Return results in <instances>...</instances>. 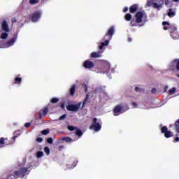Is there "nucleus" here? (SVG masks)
Instances as JSON below:
<instances>
[{"label": "nucleus", "mask_w": 179, "mask_h": 179, "mask_svg": "<svg viewBox=\"0 0 179 179\" xmlns=\"http://www.w3.org/2000/svg\"><path fill=\"white\" fill-rule=\"evenodd\" d=\"M144 13L145 12L138 11L135 14L134 17L133 18L132 15H131V13H127L124 15V19L127 22H130L131 27H135L137 26H139V27H141V26H143V24L141 25L139 24L142 23V19H143Z\"/></svg>", "instance_id": "nucleus-1"}, {"label": "nucleus", "mask_w": 179, "mask_h": 179, "mask_svg": "<svg viewBox=\"0 0 179 179\" xmlns=\"http://www.w3.org/2000/svg\"><path fill=\"white\" fill-rule=\"evenodd\" d=\"M30 171L27 167H21L18 171H14L13 174H10L8 176L7 179H17V178H24L27 174H29Z\"/></svg>", "instance_id": "nucleus-2"}, {"label": "nucleus", "mask_w": 179, "mask_h": 179, "mask_svg": "<svg viewBox=\"0 0 179 179\" xmlns=\"http://www.w3.org/2000/svg\"><path fill=\"white\" fill-rule=\"evenodd\" d=\"M114 33H115V29H114V27H110L104 36V39L106 41L104 42L101 43V45L99 46V50H102L103 47L106 45H108V43H110V40L113 38V36L114 35Z\"/></svg>", "instance_id": "nucleus-3"}, {"label": "nucleus", "mask_w": 179, "mask_h": 179, "mask_svg": "<svg viewBox=\"0 0 179 179\" xmlns=\"http://www.w3.org/2000/svg\"><path fill=\"white\" fill-rule=\"evenodd\" d=\"M128 110H129V108L128 107V106H122L121 105H117L113 108L114 116L117 117L120 115V114H122V113H125V111H128Z\"/></svg>", "instance_id": "nucleus-4"}, {"label": "nucleus", "mask_w": 179, "mask_h": 179, "mask_svg": "<svg viewBox=\"0 0 179 179\" xmlns=\"http://www.w3.org/2000/svg\"><path fill=\"white\" fill-rule=\"evenodd\" d=\"M98 119L96 117H94L92 120V123L90 126V129H94L95 132H99L100 129H101V124L98 122Z\"/></svg>", "instance_id": "nucleus-5"}, {"label": "nucleus", "mask_w": 179, "mask_h": 179, "mask_svg": "<svg viewBox=\"0 0 179 179\" xmlns=\"http://www.w3.org/2000/svg\"><path fill=\"white\" fill-rule=\"evenodd\" d=\"M161 132L162 134H164L165 138H172V136H174V133H173V131H169V129L166 126H163L161 128Z\"/></svg>", "instance_id": "nucleus-6"}, {"label": "nucleus", "mask_w": 179, "mask_h": 179, "mask_svg": "<svg viewBox=\"0 0 179 179\" xmlns=\"http://www.w3.org/2000/svg\"><path fill=\"white\" fill-rule=\"evenodd\" d=\"M155 2L152 3V8L154 9H157V10H160L162 8H163V5H164V0H155Z\"/></svg>", "instance_id": "nucleus-7"}, {"label": "nucleus", "mask_w": 179, "mask_h": 179, "mask_svg": "<svg viewBox=\"0 0 179 179\" xmlns=\"http://www.w3.org/2000/svg\"><path fill=\"white\" fill-rule=\"evenodd\" d=\"M83 66L85 68V69H92V68H94V63L90 59L85 60L83 62Z\"/></svg>", "instance_id": "nucleus-8"}, {"label": "nucleus", "mask_w": 179, "mask_h": 179, "mask_svg": "<svg viewBox=\"0 0 179 179\" xmlns=\"http://www.w3.org/2000/svg\"><path fill=\"white\" fill-rule=\"evenodd\" d=\"M80 108V103L75 104H71L66 106V109L69 111H78Z\"/></svg>", "instance_id": "nucleus-9"}, {"label": "nucleus", "mask_w": 179, "mask_h": 179, "mask_svg": "<svg viewBox=\"0 0 179 179\" xmlns=\"http://www.w3.org/2000/svg\"><path fill=\"white\" fill-rule=\"evenodd\" d=\"M1 30L6 33H9V25L8 24L6 20H3L1 22Z\"/></svg>", "instance_id": "nucleus-10"}, {"label": "nucleus", "mask_w": 179, "mask_h": 179, "mask_svg": "<svg viewBox=\"0 0 179 179\" xmlns=\"http://www.w3.org/2000/svg\"><path fill=\"white\" fill-rule=\"evenodd\" d=\"M40 17H41V13L40 12H35L31 15V20L32 22H38Z\"/></svg>", "instance_id": "nucleus-11"}, {"label": "nucleus", "mask_w": 179, "mask_h": 179, "mask_svg": "<svg viewBox=\"0 0 179 179\" xmlns=\"http://www.w3.org/2000/svg\"><path fill=\"white\" fill-rule=\"evenodd\" d=\"M91 58H101V52L98 51V52H93L90 55Z\"/></svg>", "instance_id": "nucleus-12"}, {"label": "nucleus", "mask_w": 179, "mask_h": 179, "mask_svg": "<svg viewBox=\"0 0 179 179\" xmlns=\"http://www.w3.org/2000/svg\"><path fill=\"white\" fill-rule=\"evenodd\" d=\"M16 40H17V35L15 34L14 35V37L12 38L10 41H7V44L8 45H13V44H15V42L16 41Z\"/></svg>", "instance_id": "nucleus-13"}, {"label": "nucleus", "mask_w": 179, "mask_h": 179, "mask_svg": "<svg viewBox=\"0 0 179 179\" xmlns=\"http://www.w3.org/2000/svg\"><path fill=\"white\" fill-rule=\"evenodd\" d=\"M138 10V4H134L130 6L129 12L130 13H135Z\"/></svg>", "instance_id": "nucleus-14"}, {"label": "nucleus", "mask_w": 179, "mask_h": 179, "mask_svg": "<svg viewBox=\"0 0 179 179\" xmlns=\"http://www.w3.org/2000/svg\"><path fill=\"white\" fill-rule=\"evenodd\" d=\"M15 85H20L22 83V77H20V74H18L14 79Z\"/></svg>", "instance_id": "nucleus-15"}, {"label": "nucleus", "mask_w": 179, "mask_h": 179, "mask_svg": "<svg viewBox=\"0 0 179 179\" xmlns=\"http://www.w3.org/2000/svg\"><path fill=\"white\" fill-rule=\"evenodd\" d=\"M162 26H164V30H169L170 29V27L171 25H170V23H169V22L167 21H164L162 22Z\"/></svg>", "instance_id": "nucleus-16"}, {"label": "nucleus", "mask_w": 179, "mask_h": 179, "mask_svg": "<svg viewBox=\"0 0 179 179\" xmlns=\"http://www.w3.org/2000/svg\"><path fill=\"white\" fill-rule=\"evenodd\" d=\"M170 34H171V37H172V38H173V40L178 39V37H179L178 31H176L175 32H172Z\"/></svg>", "instance_id": "nucleus-17"}, {"label": "nucleus", "mask_w": 179, "mask_h": 179, "mask_svg": "<svg viewBox=\"0 0 179 179\" xmlns=\"http://www.w3.org/2000/svg\"><path fill=\"white\" fill-rule=\"evenodd\" d=\"M167 15L169 17H174L176 16V11H173V8H169Z\"/></svg>", "instance_id": "nucleus-18"}, {"label": "nucleus", "mask_w": 179, "mask_h": 179, "mask_svg": "<svg viewBox=\"0 0 179 179\" xmlns=\"http://www.w3.org/2000/svg\"><path fill=\"white\" fill-rule=\"evenodd\" d=\"M76 90V85H73L70 88V96H75Z\"/></svg>", "instance_id": "nucleus-19"}, {"label": "nucleus", "mask_w": 179, "mask_h": 179, "mask_svg": "<svg viewBox=\"0 0 179 179\" xmlns=\"http://www.w3.org/2000/svg\"><path fill=\"white\" fill-rule=\"evenodd\" d=\"M75 134L77 136H78V138H80L82 135H83V132H82V130H80V129H77Z\"/></svg>", "instance_id": "nucleus-20"}, {"label": "nucleus", "mask_w": 179, "mask_h": 179, "mask_svg": "<svg viewBox=\"0 0 179 179\" xmlns=\"http://www.w3.org/2000/svg\"><path fill=\"white\" fill-rule=\"evenodd\" d=\"M8 33L5 31L1 34L0 38H1V40H6L8 38Z\"/></svg>", "instance_id": "nucleus-21"}, {"label": "nucleus", "mask_w": 179, "mask_h": 179, "mask_svg": "<svg viewBox=\"0 0 179 179\" xmlns=\"http://www.w3.org/2000/svg\"><path fill=\"white\" fill-rule=\"evenodd\" d=\"M172 64H176V68L177 71H179V59H175Z\"/></svg>", "instance_id": "nucleus-22"}, {"label": "nucleus", "mask_w": 179, "mask_h": 179, "mask_svg": "<svg viewBox=\"0 0 179 179\" xmlns=\"http://www.w3.org/2000/svg\"><path fill=\"white\" fill-rule=\"evenodd\" d=\"M62 141H65L67 143H71V142H73V140L71 138V137H64L62 138Z\"/></svg>", "instance_id": "nucleus-23"}, {"label": "nucleus", "mask_w": 179, "mask_h": 179, "mask_svg": "<svg viewBox=\"0 0 179 179\" xmlns=\"http://www.w3.org/2000/svg\"><path fill=\"white\" fill-rule=\"evenodd\" d=\"M175 31H177V27L171 25V27H169V32H170V34L174 33Z\"/></svg>", "instance_id": "nucleus-24"}, {"label": "nucleus", "mask_w": 179, "mask_h": 179, "mask_svg": "<svg viewBox=\"0 0 179 179\" xmlns=\"http://www.w3.org/2000/svg\"><path fill=\"white\" fill-rule=\"evenodd\" d=\"M174 127L178 134H179V119L175 122Z\"/></svg>", "instance_id": "nucleus-25"}, {"label": "nucleus", "mask_w": 179, "mask_h": 179, "mask_svg": "<svg viewBox=\"0 0 179 179\" xmlns=\"http://www.w3.org/2000/svg\"><path fill=\"white\" fill-rule=\"evenodd\" d=\"M40 111H41V114L43 115H47V114H48V108H44L43 110Z\"/></svg>", "instance_id": "nucleus-26"}, {"label": "nucleus", "mask_w": 179, "mask_h": 179, "mask_svg": "<svg viewBox=\"0 0 179 179\" xmlns=\"http://www.w3.org/2000/svg\"><path fill=\"white\" fill-rule=\"evenodd\" d=\"M44 156V153L42 151H38L36 153V157L40 159V157H43Z\"/></svg>", "instance_id": "nucleus-27"}, {"label": "nucleus", "mask_w": 179, "mask_h": 179, "mask_svg": "<svg viewBox=\"0 0 179 179\" xmlns=\"http://www.w3.org/2000/svg\"><path fill=\"white\" fill-rule=\"evenodd\" d=\"M58 101H59V99L57 97L52 98V99L50 100V103H58Z\"/></svg>", "instance_id": "nucleus-28"}, {"label": "nucleus", "mask_w": 179, "mask_h": 179, "mask_svg": "<svg viewBox=\"0 0 179 179\" xmlns=\"http://www.w3.org/2000/svg\"><path fill=\"white\" fill-rule=\"evenodd\" d=\"M67 128L69 131H71L78 129V128L74 126H68Z\"/></svg>", "instance_id": "nucleus-29"}, {"label": "nucleus", "mask_w": 179, "mask_h": 179, "mask_svg": "<svg viewBox=\"0 0 179 179\" xmlns=\"http://www.w3.org/2000/svg\"><path fill=\"white\" fill-rule=\"evenodd\" d=\"M42 135H48L50 134V129H47L41 131Z\"/></svg>", "instance_id": "nucleus-30"}, {"label": "nucleus", "mask_w": 179, "mask_h": 179, "mask_svg": "<svg viewBox=\"0 0 179 179\" xmlns=\"http://www.w3.org/2000/svg\"><path fill=\"white\" fill-rule=\"evenodd\" d=\"M44 152L46 153V155H50V152H51V150H50V148L48 147H45L44 148Z\"/></svg>", "instance_id": "nucleus-31"}, {"label": "nucleus", "mask_w": 179, "mask_h": 179, "mask_svg": "<svg viewBox=\"0 0 179 179\" xmlns=\"http://www.w3.org/2000/svg\"><path fill=\"white\" fill-rule=\"evenodd\" d=\"M176 92V87H172L169 90V94H173Z\"/></svg>", "instance_id": "nucleus-32"}, {"label": "nucleus", "mask_w": 179, "mask_h": 179, "mask_svg": "<svg viewBox=\"0 0 179 179\" xmlns=\"http://www.w3.org/2000/svg\"><path fill=\"white\" fill-rule=\"evenodd\" d=\"M66 118V114H64L59 117V120L62 121L63 120H65Z\"/></svg>", "instance_id": "nucleus-33"}, {"label": "nucleus", "mask_w": 179, "mask_h": 179, "mask_svg": "<svg viewBox=\"0 0 179 179\" xmlns=\"http://www.w3.org/2000/svg\"><path fill=\"white\" fill-rule=\"evenodd\" d=\"M48 143H50V145H52L54 140H52V138H47Z\"/></svg>", "instance_id": "nucleus-34"}, {"label": "nucleus", "mask_w": 179, "mask_h": 179, "mask_svg": "<svg viewBox=\"0 0 179 179\" xmlns=\"http://www.w3.org/2000/svg\"><path fill=\"white\" fill-rule=\"evenodd\" d=\"M152 5L153 6V2H152V1L150 0H148L146 3V6H152Z\"/></svg>", "instance_id": "nucleus-35"}, {"label": "nucleus", "mask_w": 179, "mask_h": 179, "mask_svg": "<svg viewBox=\"0 0 179 179\" xmlns=\"http://www.w3.org/2000/svg\"><path fill=\"white\" fill-rule=\"evenodd\" d=\"M83 87L85 92H87V89H88L87 85L83 84Z\"/></svg>", "instance_id": "nucleus-36"}, {"label": "nucleus", "mask_w": 179, "mask_h": 179, "mask_svg": "<svg viewBox=\"0 0 179 179\" xmlns=\"http://www.w3.org/2000/svg\"><path fill=\"white\" fill-rule=\"evenodd\" d=\"M36 142H38L39 143H41L43 142V138L41 137H38L36 138Z\"/></svg>", "instance_id": "nucleus-37"}, {"label": "nucleus", "mask_w": 179, "mask_h": 179, "mask_svg": "<svg viewBox=\"0 0 179 179\" xmlns=\"http://www.w3.org/2000/svg\"><path fill=\"white\" fill-rule=\"evenodd\" d=\"M0 143H1V145H3V143H5V138H0Z\"/></svg>", "instance_id": "nucleus-38"}, {"label": "nucleus", "mask_w": 179, "mask_h": 179, "mask_svg": "<svg viewBox=\"0 0 179 179\" xmlns=\"http://www.w3.org/2000/svg\"><path fill=\"white\" fill-rule=\"evenodd\" d=\"M29 3L34 5V3H37V0H29Z\"/></svg>", "instance_id": "nucleus-39"}, {"label": "nucleus", "mask_w": 179, "mask_h": 179, "mask_svg": "<svg viewBox=\"0 0 179 179\" xmlns=\"http://www.w3.org/2000/svg\"><path fill=\"white\" fill-rule=\"evenodd\" d=\"M30 125H31V123L30 122H27L24 124V127L25 128H29L30 127Z\"/></svg>", "instance_id": "nucleus-40"}, {"label": "nucleus", "mask_w": 179, "mask_h": 179, "mask_svg": "<svg viewBox=\"0 0 179 179\" xmlns=\"http://www.w3.org/2000/svg\"><path fill=\"white\" fill-rule=\"evenodd\" d=\"M16 22H17V20L16 19V17H13L11 20V22L12 23H16Z\"/></svg>", "instance_id": "nucleus-41"}, {"label": "nucleus", "mask_w": 179, "mask_h": 179, "mask_svg": "<svg viewBox=\"0 0 179 179\" xmlns=\"http://www.w3.org/2000/svg\"><path fill=\"white\" fill-rule=\"evenodd\" d=\"M156 92H157V90H156V88H152L151 90V93H152V94H155V93H156Z\"/></svg>", "instance_id": "nucleus-42"}, {"label": "nucleus", "mask_w": 179, "mask_h": 179, "mask_svg": "<svg viewBox=\"0 0 179 179\" xmlns=\"http://www.w3.org/2000/svg\"><path fill=\"white\" fill-rule=\"evenodd\" d=\"M142 90L141 88H139L138 87H135V92H141Z\"/></svg>", "instance_id": "nucleus-43"}, {"label": "nucleus", "mask_w": 179, "mask_h": 179, "mask_svg": "<svg viewBox=\"0 0 179 179\" xmlns=\"http://www.w3.org/2000/svg\"><path fill=\"white\" fill-rule=\"evenodd\" d=\"M87 99H89V95L88 94L86 95V97H85V99L84 100L83 104L86 103V101H87Z\"/></svg>", "instance_id": "nucleus-44"}, {"label": "nucleus", "mask_w": 179, "mask_h": 179, "mask_svg": "<svg viewBox=\"0 0 179 179\" xmlns=\"http://www.w3.org/2000/svg\"><path fill=\"white\" fill-rule=\"evenodd\" d=\"M74 167H76V163H73L72 166H71L70 167H69V169H73Z\"/></svg>", "instance_id": "nucleus-45"}, {"label": "nucleus", "mask_w": 179, "mask_h": 179, "mask_svg": "<svg viewBox=\"0 0 179 179\" xmlns=\"http://www.w3.org/2000/svg\"><path fill=\"white\" fill-rule=\"evenodd\" d=\"M131 105L133 106V107H138V104L136 102H132Z\"/></svg>", "instance_id": "nucleus-46"}, {"label": "nucleus", "mask_w": 179, "mask_h": 179, "mask_svg": "<svg viewBox=\"0 0 179 179\" xmlns=\"http://www.w3.org/2000/svg\"><path fill=\"white\" fill-rule=\"evenodd\" d=\"M38 115H39V120H41V118H43V115L41 114V111H39Z\"/></svg>", "instance_id": "nucleus-47"}, {"label": "nucleus", "mask_w": 179, "mask_h": 179, "mask_svg": "<svg viewBox=\"0 0 179 179\" xmlns=\"http://www.w3.org/2000/svg\"><path fill=\"white\" fill-rule=\"evenodd\" d=\"M173 142H179V138L178 137H176L175 139L173 140Z\"/></svg>", "instance_id": "nucleus-48"}, {"label": "nucleus", "mask_w": 179, "mask_h": 179, "mask_svg": "<svg viewBox=\"0 0 179 179\" xmlns=\"http://www.w3.org/2000/svg\"><path fill=\"white\" fill-rule=\"evenodd\" d=\"M123 12L124 13L128 12V7H124V8L123 9Z\"/></svg>", "instance_id": "nucleus-49"}, {"label": "nucleus", "mask_w": 179, "mask_h": 179, "mask_svg": "<svg viewBox=\"0 0 179 179\" xmlns=\"http://www.w3.org/2000/svg\"><path fill=\"white\" fill-rule=\"evenodd\" d=\"M170 3V1L169 0H165V5L167 6Z\"/></svg>", "instance_id": "nucleus-50"}, {"label": "nucleus", "mask_w": 179, "mask_h": 179, "mask_svg": "<svg viewBox=\"0 0 179 179\" xmlns=\"http://www.w3.org/2000/svg\"><path fill=\"white\" fill-rule=\"evenodd\" d=\"M127 41H128L129 43H131V41H132V38L129 37V38H127Z\"/></svg>", "instance_id": "nucleus-51"}, {"label": "nucleus", "mask_w": 179, "mask_h": 179, "mask_svg": "<svg viewBox=\"0 0 179 179\" xmlns=\"http://www.w3.org/2000/svg\"><path fill=\"white\" fill-rule=\"evenodd\" d=\"M17 138V136H14L12 139L14 141V142L16 141V138Z\"/></svg>", "instance_id": "nucleus-52"}, {"label": "nucleus", "mask_w": 179, "mask_h": 179, "mask_svg": "<svg viewBox=\"0 0 179 179\" xmlns=\"http://www.w3.org/2000/svg\"><path fill=\"white\" fill-rule=\"evenodd\" d=\"M64 148V145H60L59 147V150H62Z\"/></svg>", "instance_id": "nucleus-53"}, {"label": "nucleus", "mask_w": 179, "mask_h": 179, "mask_svg": "<svg viewBox=\"0 0 179 179\" xmlns=\"http://www.w3.org/2000/svg\"><path fill=\"white\" fill-rule=\"evenodd\" d=\"M60 107H61L62 108H65V105H64V103H62L61 106H60Z\"/></svg>", "instance_id": "nucleus-54"}, {"label": "nucleus", "mask_w": 179, "mask_h": 179, "mask_svg": "<svg viewBox=\"0 0 179 179\" xmlns=\"http://www.w3.org/2000/svg\"><path fill=\"white\" fill-rule=\"evenodd\" d=\"M167 89H169V86L166 85L165 87H164L165 92H167Z\"/></svg>", "instance_id": "nucleus-55"}, {"label": "nucleus", "mask_w": 179, "mask_h": 179, "mask_svg": "<svg viewBox=\"0 0 179 179\" xmlns=\"http://www.w3.org/2000/svg\"><path fill=\"white\" fill-rule=\"evenodd\" d=\"M170 68H171V71H174V68H173V66H171Z\"/></svg>", "instance_id": "nucleus-56"}, {"label": "nucleus", "mask_w": 179, "mask_h": 179, "mask_svg": "<svg viewBox=\"0 0 179 179\" xmlns=\"http://www.w3.org/2000/svg\"><path fill=\"white\" fill-rule=\"evenodd\" d=\"M173 2H179V0H173Z\"/></svg>", "instance_id": "nucleus-57"}, {"label": "nucleus", "mask_w": 179, "mask_h": 179, "mask_svg": "<svg viewBox=\"0 0 179 179\" xmlns=\"http://www.w3.org/2000/svg\"><path fill=\"white\" fill-rule=\"evenodd\" d=\"M176 76H177L178 78H179V74H176Z\"/></svg>", "instance_id": "nucleus-58"}]
</instances>
